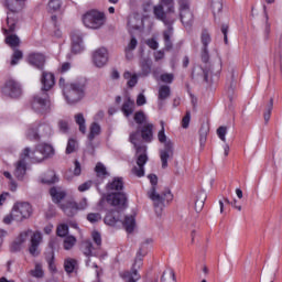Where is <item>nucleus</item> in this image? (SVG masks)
Masks as SVG:
<instances>
[{"label":"nucleus","instance_id":"9b49d317","mask_svg":"<svg viewBox=\"0 0 282 282\" xmlns=\"http://www.w3.org/2000/svg\"><path fill=\"white\" fill-rule=\"evenodd\" d=\"M52 155H54V148L47 143H40L32 152V160H35V162H43L45 158H50Z\"/></svg>","mask_w":282,"mask_h":282},{"label":"nucleus","instance_id":"3c124183","mask_svg":"<svg viewBox=\"0 0 282 282\" xmlns=\"http://www.w3.org/2000/svg\"><path fill=\"white\" fill-rule=\"evenodd\" d=\"M57 126L62 133H67V131H69V122L67 120H59Z\"/></svg>","mask_w":282,"mask_h":282},{"label":"nucleus","instance_id":"72a5a7b5","mask_svg":"<svg viewBox=\"0 0 282 282\" xmlns=\"http://www.w3.org/2000/svg\"><path fill=\"white\" fill-rule=\"evenodd\" d=\"M140 67H141L142 76H149V74H151V59L150 58H141Z\"/></svg>","mask_w":282,"mask_h":282},{"label":"nucleus","instance_id":"0eeeda50","mask_svg":"<svg viewBox=\"0 0 282 282\" xmlns=\"http://www.w3.org/2000/svg\"><path fill=\"white\" fill-rule=\"evenodd\" d=\"M24 1L25 0H6V7L9 10L7 13L9 32H14L17 30V25H19V15H17V13L23 10Z\"/></svg>","mask_w":282,"mask_h":282},{"label":"nucleus","instance_id":"6e6552de","mask_svg":"<svg viewBox=\"0 0 282 282\" xmlns=\"http://www.w3.org/2000/svg\"><path fill=\"white\" fill-rule=\"evenodd\" d=\"M83 23L90 30H98L105 25V13L97 10L88 11L83 15Z\"/></svg>","mask_w":282,"mask_h":282},{"label":"nucleus","instance_id":"393cba45","mask_svg":"<svg viewBox=\"0 0 282 282\" xmlns=\"http://www.w3.org/2000/svg\"><path fill=\"white\" fill-rule=\"evenodd\" d=\"M121 111L123 116H126V118H129V116H132L133 111H135V101L130 97H126L121 106Z\"/></svg>","mask_w":282,"mask_h":282},{"label":"nucleus","instance_id":"4be33fe9","mask_svg":"<svg viewBox=\"0 0 282 282\" xmlns=\"http://www.w3.org/2000/svg\"><path fill=\"white\" fill-rule=\"evenodd\" d=\"M42 240L43 236L39 231L31 236V246L29 248V252L32 254V257H39V246L41 245Z\"/></svg>","mask_w":282,"mask_h":282},{"label":"nucleus","instance_id":"0e129e2a","mask_svg":"<svg viewBox=\"0 0 282 282\" xmlns=\"http://www.w3.org/2000/svg\"><path fill=\"white\" fill-rule=\"evenodd\" d=\"M89 188H91V181H87L78 186L79 193H85V191H89Z\"/></svg>","mask_w":282,"mask_h":282},{"label":"nucleus","instance_id":"473e14b6","mask_svg":"<svg viewBox=\"0 0 282 282\" xmlns=\"http://www.w3.org/2000/svg\"><path fill=\"white\" fill-rule=\"evenodd\" d=\"M74 118H75L76 124L79 127L80 133H84V134L87 133V126L85 124L86 120L83 112L75 115Z\"/></svg>","mask_w":282,"mask_h":282},{"label":"nucleus","instance_id":"c9c22d12","mask_svg":"<svg viewBox=\"0 0 282 282\" xmlns=\"http://www.w3.org/2000/svg\"><path fill=\"white\" fill-rule=\"evenodd\" d=\"M76 265H77L76 260H74L72 258L66 259L65 262H64L65 271L68 274H72V272H74V270H76Z\"/></svg>","mask_w":282,"mask_h":282},{"label":"nucleus","instance_id":"dca6fc26","mask_svg":"<svg viewBox=\"0 0 282 282\" xmlns=\"http://www.w3.org/2000/svg\"><path fill=\"white\" fill-rule=\"evenodd\" d=\"M51 102L47 96L41 97L36 95L32 101V109L36 113H47L50 111Z\"/></svg>","mask_w":282,"mask_h":282},{"label":"nucleus","instance_id":"680f3d73","mask_svg":"<svg viewBox=\"0 0 282 282\" xmlns=\"http://www.w3.org/2000/svg\"><path fill=\"white\" fill-rule=\"evenodd\" d=\"M207 135H208V132L204 130V128L200 129L199 143L202 148H204L206 144Z\"/></svg>","mask_w":282,"mask_h":282},{"label":"nucleus","instance_id":"864d4df0","mask_svg":"<svg viewBox=\"0 0 282 282\" xmlns=\"http://www.w3.org/2000/svg\"><path fill=\"white\" fill-rule=\"evenodd\" d=\"M226 133H228V128L220 126L217 129V135L223 142H226Z\"/></svg>","mask_w":282,"mask_h":282},{"label":"nucleus","instance_id":"ea45409f","mask_svg":"<svg viewBox=\"0 0 282 282\" xmlns=\"http://www.w3.org/2000/svg\"><path fill=\"white\" fill-rule=\"evenodd\" d=\"M23 58V52L21 50L14 48L13 54L11 56V65H19V62Z\"/></svg>","mask_w":282,"mask_h":282},{"label":"nucleus","instance_id":"4c0bfd02","mask_svg":"<svg viewBox=\"0 0 282 282\" xmlns=\"http://www.w3.org/2000/svg\"><path fill=\"white\" fill-rule=\"evenodd\" d=\"M133 119H134V122H135L137 124H147V123H148V122H147V115H145L144 111H142V110L137 111V112L134 113Z\"/></svg>","mask_w":282,"mask_h":282},{"label":"nucleus","instance_id":"39448f33","mask_svg":"<svg viewBox=\"0 0 282 282\" xmlns=\"http://www.w3.org/2000/svg\"><path fill=\"white\" fill-rule=\"evenodd\" d=\"M153 14L158 21H162V23L167 26V30L163 32V39L165 43V50H172L173 43L171 42V36H173V23H175V20L169 18L164 11V7L160 3L153 7Z\"/></svg>","mask_w":282,"mask_h":282},{"label":"nucleus","instance_id":"2f4dec72","mask_svg":"<svg viewBox=\"0 0 282 282\" xmlns=\"http://www.w3.org/2000/svg\"><path fill=\"white\" fill-rule=\"evenodd\" d=\"M122 225L126 228L127 232H133V230H135V217L126 216Z\"/></svg>","mask_w":282,"mask_h":282},{"label":"nucleus","instance_id":"b1692460","mask_svg":"<svg viewBox=\"0 0 282 282\" xmlns=\"http://www.w3.org/2000/svg\"><path fill=\"white\" fill-rule=\"evenodd\" d=\"M41 83H42V91H50V89H52L55 85L54 74L43 72Z\"/></svg>","mask_w":282,"mask_h":282},{"label":"nucleus","instance_id":"bf43d9fd","mask_svg":"<svg viewBox=\"0 0 282 282\" xmlns=\"http://www.w3.org/2000/svg\"><path fill=\"white\" fill-rule=\"evenodd\" d=\"M203 74L205 83H208V78L213 76V66H206L205 68H203Z\"/></svg>","mask_w":282,"mask_h":282},{"label":"nucleus","instance_id":"f3484780","mask_svg":"<svg viewBox=\"0 0 282 282\" xmlns=\"http://www.w3.org/2000/svg\"><path fill=\"white\" fill-rule=\"evenodd\" d=\"M82 252L83 254H85V257H87L86 265L88 268H95L96 270H98V264H96V262H91V257L96 256L91 241L86 240L82 243Z\"/></svg>","mask_w":282,"mask_h":282},{"label":"nucleus","instance_id":"69168bd1","mask_svg":"<svg viewBox=\"0 0 282 282\" xmlns=\"http://www.w3.org/2000/svg\"><path fill=\"white\" fill-rule=\"evenodd\" d=\"M87 206V198H83L79 203H76L77 210H85Z\"/></svg>","mask_w":282,"mask_h":282},{"label":"nucleus","instance_id":"338daca9","mask_svg":"<svg viewBox=\"0 0 282 282\" xmlns=\"http://www.w3.org/2000/svg\"><path fill=\"white\" fill-rule=\"evenodd\" d=\"M137 105L138 107H142V105H147V97H144V94H140L137 97Z\"/></svg>","mask_w":282,"mask_h":282},{"label":"nucleus","instance_id":"603ef678","mask_svg":"<svg viewBox=\"0 0 282 282\" xmlns=\"http://www.w3.org/2000/svg\"><path fill=\"white\" fill-rule=\"evenodd\" d=\"M158 140L159 142H161V144H164V145L166 144V142H171V140H167L165 129H161L158 132Z\"/></svg>","mask_w":282,"mask_h":282},{"label":"nucleus","instance_id":"a211bd4d","mask_svg":"<svg viewBox=\"0 0 282 282\" xmlns=\"http://www.w3.org/2000/svg\"><path fill=\"white\" fill-rule=\"evenodd\" d=\"M173 154H174L173 142L167 141L164 144V149L160 150V159H161L162 169H169V160H171V158H173Z\"/></svg>","mask_w":282,"mask_h":282},{"label":"nucleus","instance_id":"de8ad7c7","mask_svg":"<svg viewBox=\"0 0 282 282\" xmlns=\"http://www.w3.org/2000/svg\"><path fill=\"white\" fill-rule=\"evenodd\" d=\"M97 177H105L107 175V167L102 163H97L95 166Z\"/></svg>","mask_w":282,"mask_h":282},{"label":"nucleus","instance_id":"aec40b11","mask_svg":"<svg viewBox=\"0 0 282 282\" xmlns=\"http://www.w3.org/2000/svg\"><path fill=\"white\" fill-rule=\"evenodd\" d=\"M32 235V230L23 231L19 235V237L14 240V242L11 245V251L12 252H19L21 248H23V243L30 239Z\"/></svg>","mask_w":282,"mask_h":282},{"label":"nucleus","instance_id":"5fc2aeb1","mask_svg":"<svg viewBox=\"0 0 282 282\" xmlns=\"http://www.w3.org/2000/svg\"><path fill=\"white\" fill-rule=\"evenodd\" d=\"M67 232H69V227L67 225H59L57 227L58 237H66Z\"/></svg>","mask_w":282,"mask_h":282},{"label":"nucleus","instance_id":"20e7f679","mask_svg":"<svg viewBox=\"0 0 282 282\" xmlns=\"http://www.w3.org/2000/svg\"><path fill=\"white\" fill-rule=\"evenodd\" d=\"M59 87L68 105H76V102H80L85 98V84L83 83L66 84L65 78H59Z\"/></svg>","mask_w":282,"mask_h":282},{"label":"nucleus","instance_id":"2eb2a0df","mask_svg":"<svg viewBox=\"0 0 282 282\" xmlns=\"http://www.w3.org/2000/svg\"><path fill=\"white\" fill-rule=\"evenodd\" d=\"M30 156V148H26L23 150L21 154V159L15 163V170L13 172V175L17 177V180H23L25 177V173L28 171V163L25 162V158Z\"/></svg>","mask_w":282,"mask_h":282},{"label":"nucleus","instance_id":"8fccbe9b","mask_svg":"<svg viewBox=\"0 0 282 282\" xmlns=\"http://www.w3.org/2000/svg\"><path fill=\"white\" fill-rule=\"evenodd\" d=\"M78 147V142L74 139H69L66 147V153L69 155L70 153H74L76 151V148Z\"/></svg>","mask_w":282,"mask_h":282},{"label":"nucleus","instance_id":"052dcab7","mask_svg":"<svg viewBox=\"0 0 282 282\" xmlns=\"http://www.w3.org/2000/svg\"><path fill=\"white\" fill-rule=\"evenodd\" d=\"M188 124H191V111H187L182 119L183 129H188Z\"/></svg>","mask_w":282,"mask_h":282},{"label":"nucleus","instance_id":"79ce46f5","mask_svg":"<svg viewBox=\"0 0 282 282\" xmlns=\"http://www.w3.org/2000/svg\"><path fill=\"white\" fill-rule=\"evenodd\" d=\"M76 246V237L74 236H67L64 239V249L65 250H72Z\"/></svg>","mask_w":282,"mask_h":282},{"label":"nucleus","instance_id":"a878e982","mask_svg":"<svg viewBox=\"0 0 282 282\" xmlns=\"http://www.w3.org/2000/svg\"><path fill=\"white\" fill-rule=\"evenodd\" d=\"M50 195L54 204H61V202L67 197V193L61 187H52L50 189Z\"/></svg>","mask_w":282,"mask_h":282},{"label":"nucleus","instance_id":"e433bc0d","mask_svg":"<svg viewBox=\"0 0 282 282\" xmlns=\"http://www.w3.org/2000/svg\"><path fill=\"white\" fill-rule=\"evenodd\" d=\"M96 135H100V124H98L97 122L91 123L90 126V132L88 134V140H94V138H96Z\"/></svg>","mask_w":282,"mask_h":282},{"label":"nucleus","instance_id":"9d476101","mask_svg":"<svg viewBox=\"0 0 282 282\" xmlns=\"http://www.w3.org/2000/svg\"><path fill=\"white\" fill-rule=\"evenodd\" d=\"M178 12L184 28H191L195 21V15L191 10V0H178Z\"/></svg>","mask_w":282,"mask_h":282},{"label":"nucleus","instance_id":"5701e85b","mask_svg":"<svg viewBox=\"0 0 282 282\" xmlns=\"http://www.w3.org/2000/svg\"><path fill=\"white\" fill-rule=\"evenodd\" d=\"M29 63L36 67V69H43L45 66V55L41 53H32L29 55Z\"/></svg>","mask_w":282,"mask_h":282},{"label":"nucleus","instance_id":"37998d69","mask_svg":"<svg viewBox=\"0 0 282 282\" xmlns=\"http://www.w3.org/2000/svg\"><path fill=\"white\" fill-rule=\"evenodd\" d=\"M212 37H210V33H208V31H203L202 35H200V43H202V47L203 48H208V44L210 43Z\"/></svg>","mask_w":282,"mask_h":282},{"label":"nucleus","instance_id":"c03bdc74","mask_svg":"<svg viewBox=\"0 0 282 282\" xmlns=\"http://www.w3.org/2000/svg\"><path fill=\"white\" fill-rule=\"evenodd\" d=\"M86 219L89 224H98V221L102 220V215L100 213H89Z\"/></svg>","mask_w":282,"mask_h":282},{"label":"nucleus","instance_id":"09e8293b","mask_svg":"<svg viewBox=\"0 0 282 282\" xmlns=\"http://www.w3.org/2000/svg\"><path fill=\"white\" fill-rule=\"evenodd\" d=\"M166 276L170 280V282H176L175 271H173L171 269L167 272L164 271L162 276H161V282H166Z\"/></svg>","mask_w":282,"mask_h":282},{"label":"nucleus","instance_id":"f03ea898","mask_svg":"<svg viewBox=\"0 0 282 282\" xmlns=\"http://www.w3.org/2000/svg\"><path fill=\"white\" fill-rule=\"evenodd\" d=\"M106 188L112 192L107 194L106 202L119 210H124L127 208V194L120 192L124 188L122 177H115L112 182L107 184Z\"/></svg>","mask_w":282,"mask_h":282},{"label":"nucleus","instance_id":"c85d7f7f","mask_svg":"<svg viewBox=\"0 0 282 282\" xmlns=\"http://www.w3.org/2000/svg\"><path fill=\"white\" fill-rule=\"evenodd\" d=\"M171 96V87L166 86V85H162L159 88V106L162 107V102H164V100H166L167 98H170Z\"/></svg>","mask_w":282,"mask_h":282},{"label":"nucleus","instance_id":"423d86ee","mask_svg":"<svg viewBox=\"0 0 282 282\" xmlns=\"http://www.w3.org/2000/svg\"><path fill=\"white\" fill-rule=\"evenodd\" d=\"M32 215V205L30 203H15L9 215L4 216L3 224L10 225L12 221H24Z\"/></svg>","mask_w":282,"mask_h":282},{"label":"nucleus","instance_id":"bb28decb","mask_svg":"<svg viewBox=\"0 0 282 282\" xmlns=\"http://www.w3.org/2000/svg\"><path fill=\"white\" fill-rule=\"evenodd\" d=\"M104 221L106 226H116L120 221V212H108Z\"/></svg>","mask_w":282,"mask_h":282},{"label":"nucleus","instance_id":"c756f323","mask_svg":"<svg viewBox=\"0 0 282 282\" xmlns=\"http://www.w3.org/2000/svg\"><path fill=\"white\" fill-rule=\"evenodd\" d=\"M272 109H274V97H271L269 102L264 106V110H263L264 124H268V122H270V118L272 116Z\"/></svg>","mask_w":282,"mask_h":282},{"label":"nucleus","instance_id":"ddd939ff","mask_svg":"<svg viewBox=\"0 0 282 282\" xmlns=\"http://www.w3.org/2000/svg\"><path fill=\"white\" fill-rule=\"evenodd\" d=\"M109 63V51L106 47H99L93 52V64L98 69H102Z\"/></svg>","mask_w":282,"mask_h":282},{"label":"nucleus","instance_id":"412c9836","mask_svg":"<svg viewBox=\"0 0 282 282\" xmlns=\"http://www.w3.org/2000/svg\"><path fill=\"white\" fill-rule=\"evenodd\" d=\"M84 50L83 46V33L80 31H73L72 33V52L74 54H79Z\"/></svg>","mask_w":282,"mask_h":282},{"label":"nucleus","instance_id":"e2e57ef3","mask_svg":"<svg viewBox=\"0 0 282 282\" xmlns=\"http://www.w3.org/2000/svg\"><path fill=\"white\" fill-rule=\"evenodd\" d=\"M145 43L150 47V50H158V47H160V44L158 43V41H155V39L147 40Z\"/></svg>","mask_w":282,"mask_h":282},{"label":"nucleus","instance_id":"4d7b16f0","mask_svg":"<svg viewBox=\"0 0 282 282\" xmlns=\"http://www.w3.org/2000/svg\"><path fill=\"white\" fill-rule=\"evenodd\" d=\"M200 59L203 63H208V61H210V54L208 53V48H200Z\"/></svg>","mask_w":282,"mask_h":282},{"label":"nucleus","instance_id":"f704fd0d","mask_svg":"<svg viewBox=\"0 0 282 282\" xmlns=\"http://www.w3.org/2000/svg\"><path fill=\"white\" fill-rule=\"evenodd\" d=\"M123 78L128 80V87H135L138 85V75L131 74V72H126Z\"/></svg>","mask_w":282,"mask_h":282},{"label":"nucleus","instance_id":"1a4fd4ad","mask_svg":"<svg viewBox=\"0 0 282 282\" xmlns=\"http://www.w3.org/2000/svg\"><path fill=\"white\" fill-rule=\"evenodd\" d=\"M54 129L47 122H41L36 128H29L26 138L29 140H41V138H52Z\"/></svg>","mask_w":282,"mask_h":282},{"label":"nucleus","instance_id":"a19ab883","mask_svg":"<svg viewBox=\"0 0 282 282\" xmlns=\"http://www.w3.org/2000/svg\"><path fill=\"white\" fill-rule=\"evenodd\" d=\"M63 6V0H48V10L51 12H58Z\"/></svg>","mask_w":282,"mask_h":282},{"label":"nucleus","instance_id":"13d9d810","mask_svg":"<svg viewBox=\"0 0 282 282\" xmlns=\"http://www.w3.org/2000/svg\"><path fill=\"white\" fill-rule=\"evenodd\" d=\"M137 47H138V40L132 36L124 50H128V52H133V50H135Z\"/></svg>","mask_w":282,"mask_h":282},{"label":"nucleus","instance_id":"f8f14e48","mask_svg":"<svg viewBox=\"0 0 282 282\" xmlns=\"http://www.w3.org/2000/svg\"><path fill=\"white\" fill-rule=\"evenodd\" d=\"M148 195L150 199L153 202L155 208L164 206V202H173V194H171V191H166L163 194H159L155 187H151Z\"/></svg>","mask_w":282,"mask_h":282},{"label":"nucleus","instance_id":"a18cd8bd","mask_svg":"<svg viewBox=\"0 0 282 282\" xmlns=\"http://www.w3.org/2000/svg\"><path fill=\"white\" fill-rule=\"evenodd\" d=\"M161 6L167 8V12L175 13V1L174 0H160Z\"/></svg>","mask_w":282,"mask_h":282},{"label":"nucleus","instance_id":"6e6d98bb","mask_svg":"<svg viewBox=\"0 0 282 282\" xmlns=\"http://www.w3.org/2000/svg\"><path fill=\"white\" fill-rule=\"evenodd\" d=\"M175 76L171 73H165L161 75L162 83H166L167 85H171L173 83Z\"/></svg>","mask_w":282,"mask_h":282},{"label":"nucleus","instance_id":"cd10ccee","mask_svg":"<svg viewBox=\"0 0 282 282\" xmlns=\"http://www.w3.org/2000/svg\"><path fill=\"white\" fill-rule=\"evenodd\" d=\"M61 208L67 217H74L78 213L76 202H67L65 205H61Z\"/></svg>","mask_w":282,"mask_h":282},{"label":"nucleus","instance_id":"774afa93","mask_svg":"<svg viewBox=\"0 0 282 282\" xmlns=\"http://www.w3.org/2000/svg\"><path fill=\"white\" fill-rule=\"evenodd\" d=\"M93 239L97 246H100L102 243V238H100V234L98 231L93 232Z\"/></svg>","mask_w":282,"mask_h":282},{"label":"nucleus","instance_id":"49530a36","mask_svg":"<svg viewBox=\"0 0 282 282\" xmlns=\"http://www.w3.org/2000/svg\"><path fill=\"white\" fill-rule=\"evenodd\" d=\"M30 274L35 279H43V267L36 263L34 270L30 271Z\"/></svg>","mask_w":282,"mask_h":282},{"label":"nucleus","instance_id":"f257e3e1","mask_svg":"<svg viewBox=\"0 0 282 282\" xmlns=\"http://www.w3.org/2000/svg\"><path fill=\"white\" fill-rule=\"evenodd\" d=\"M153 129H155L153 123H144L137 131L130 133V142L133 144L138 155L137 166L132 169V173L137 175V177L144 176V164H147L149 156H147V145L142 143V140L148 144L153 142Z\"/></svg>","mask_w":282,"mask_h":282},{"label":"nucleus","instance_id":"4468645a","mask_svg":"<svg viewBox=\"0 0 282 282\" xmlns=\"http://www.w3.org/2000/svg\"><path fill=\"white\" fill-rule=\"evenodd\" d=\"M2 94L9 98H21L23 89L21 88V84H19V82L9 79L2 88Z\"/></svg>","mask_w":282,"mask_h":282},{"label":"nucleus","instance_id":"58836bf2","mask_svg":"<svg viewBox=\"0 0 282 282\" xmlns=\"http://www.w3.org/2000/svg\"><path fill=\"white\" fill-rule=\"evenodd\" d=\"M210 2L213 14L215 17L216 14H219V12H221V10L224 9V3L221 2V0H210Z\"/></svg>","mask_w":282,"mask_h":282},{"label":"nucleus","instance_id":"6ab92c4d","mask_svg":"<svg viewBox=\"0 0 282 282\" xmlns=\"http://www.w3.org/2000/svg\"><path fill=\"white\" fill-rule=\"evenodd\" d=\"M2 32L6 36V43L11 47L12 50H17L19 45H21V39L18 37L17 34H12L14 31H10V26L7 25V28H2Z\"/></svg>","mask_w":282,"mask_h":282},{"label":"nucleus","instance_id":"7c9ffc66","mask_svg":"<svg viewBox=\"0 0 282 282\" xmlns=\"http://www.w3.org/2000/svg\"><path fill=\"white\" fill-rule=\"evenodd\" d=\"M206 193L205 192H199L196 195V200H195V210L196 213H202L204 209V204H206Z\"/></svg>","mask_w":282,"mask_h":282},{"label":"nucleus","instance_id":"7ed1b4c3","mask_svg":"<svg viewBox=\"0 0 282 282\" xmlns=\"http://www.w3.org/2000/svg\"><path fill=\"white\" fill-rule=\"evenodd\" d=\"M153 243V239H147L142 245L139 251L137 252V256L134 258V261L131 265L130 271H123L120 273L121 279L124 282H139L142 279V275H140L139 270L144 265V257H147V250L144 249V246Z\"/></svg>","mask_w":282,"mask_h":282}]
</instances>
